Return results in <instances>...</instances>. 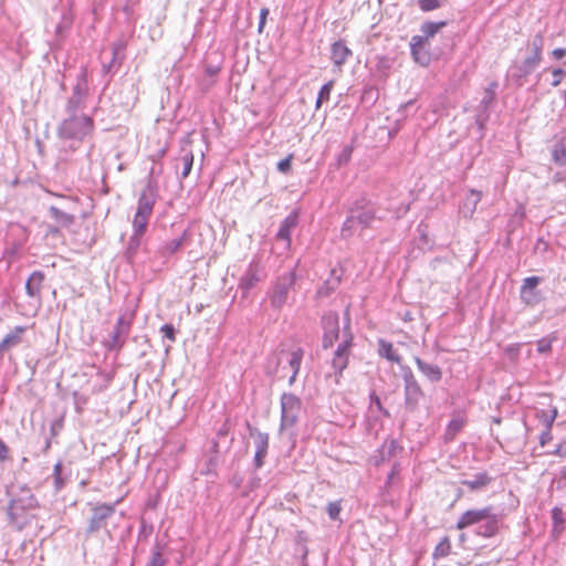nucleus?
I'll return each instance as SVG.
<instances>
[{
	"instance_id": "1",
	"label": "nucleus",
	"mask_w": 566,
	"mask_h": 566,
	"mask_svg": "<svg viewBox=\"0 0 566 566\" xmlns=\"http://www.w3.org/2000/svg\"><path fill=\"white\" fill-rule=\"evenodd\" d=\"M346 324L342 334L339 329V316L336 312L329 311L322 315L321 326L323 329L322 348L328 349L340 338L337 347L333 352L331 366L334 370L336 382L343 377L344 370L348 367L349 358L354 347V334L350 328L349 312L346 310Z\"/></svg>"
},
{
	"instance_id": "2",
	"label": "nucleus",
	"mask_w": 566,
	"mask_h": 566,
	"mask_svg": "<svg viewBox=\"0 0 566 566\" xmlns=\"http://www.w3.org/2000/svg\"><path fill=\"white\" fill-rule=\"evenodd\" d=\"M157 196V185L148 180L139 195L136 213L133 219V233L125 250V258L129 263L135 261L142 248L146 253H149L143 238L147 230L149 218L153 214Z\"/></svg>"
},
{
	"instance_id": "3",
	"label": "nucleus",
	"mask_w": 566,
	"mask_h": 566,
	"mask_svg": "<svg viewBox=\"0 0 566 566\" xmlns=\"http://www.w3.org/2000/svg\"><path fill=\"white\" fill-rule=\"evenodd\" d=\"M377 219V211L366 197L355 199L348 206V216L344 221L340 233L347 239L353 237L358 228L361 230L370 228Z\"/></svg>"
},
{
	"instance_id": "4",
	"label": "nucleus",
	"mask_w": 566,
	"mask_h": 566,
	"mask_svg": "<svg viewBox=\"0 0 566 566\" xmlns=\"http://www.w3.org/2000/svg\"><path fill=\"white\" fill-rule=\"evenodd\" d=\"M95 128L92 116L83 113H66V117L57 126V136L65 140L83 142Z\"/></svg>"
},
{
	"instance_id": "5",
	"label": "nucleus",
	"mask_w": 566,
	"mask_h": 566,
	"mask_svg": "<svg viewBox=\"0 0 566 566\" xmlns=\"http://www.w3.org/2000/svg\"><path fill=\"white\" fill-rule=\"evenodd\" d=\"M118 503L119 500L112 504L99 503L92 507V513L85 530L86 537L94 535L99 531H104L108 537H112L113 530L117 527V524L114 523V518Z\"/></svg>"
},
{
	"instance_id": "6",
	"label": "nucleus",
	"mask_w": 566,
	"mask_h": 566,
	"mask_svg": "<svg viewBox=\"0 0 566 566\" xmlns=\"http://www.w3.org/2000/svg\"><path fill=\"white\" fill-rule=\"evenodd\" d=\"M11 495L7 514L12 525L21 528L24 524V513L38 506V500L29 488H21L19 493L8 492Z\"/></svg>"
},
{
	"instance_id": "7",
	"label": "nucleus",
	"mask_w": 566,
	"mask_h": 566,
	"mask_svg": "<svg viewBox=\"0 0 566 566\" xmlns=\"http://www.w3.org/2000/svg\"><path fill=\"white\" fill-rule=\"evenodd\" d=\"M296 266L297 264L293 269L277 275L266 292L270 305L276 312H280L287 304L290 292L296 282Z\"/></svg>"
},
{
	"instance_id": "8",
	"label": "nucleus",
	"mask_w": 566,
	"mask_h": 566,
	"mask_svg": "<svg viewBox=\"0 0 566 566\" xmlns=\"http://www.w3.org/2000/svg\"><path fill=\"white\" fill-rule=\"evenodd\" d=\"M403 380V403L409 412H415L424 399V391L409 366H400Z\"/></svg>"
},
{
	"instance_id": "9",
	"label": "nucleus",
	"mask_w": 566,
	"mask_h": 566,
	"mask_svg": "<svg viewBox=\"0 0 566 566\" xmlns=\"http://www.w3.org/2000/svg\"><path fill=\"white\" fill-rule=\"evenodd\" d=\"M133 323V315L123 314L120 315L113 331L109 333L108 338L103 342L104 347L109 352L118 353L124 347L126 339L130 333Z\"/></svg>"
},
{
	"instance_id": "10",
	"label": "nucleus",
	"mask_w": 566,
	"mask_h": 566,
	"mask_svg": "<svg viewBox=\"0 0 566 566\" xmlns=\"http://www.w3.org/2000/svg\"><path fill=\"white\" fill-rule=\"evenodd\" d=\"M88 97L87 69L82 67L72 88V95L65 103V113H76L86 107Z\"/></svg>"
},
{
	"instance_id": "11",
	"label": "nucleus",
	"mask_w": 566,
	"mask_h": 566,
	"mask_svg": "<svg viewBox=\"0 0 566 566\" xmlns=\"http://www.w3.org/2000/svg\"><path fill=\"white\" fill-rule=\"evenodd\" d=\"M281 422L280 430L294 427L302 409L301 399L292 392H283L281 396Z\"/></svg>"
},
{
	"instance_id": "12",
	"label": "nucleus",
	"mask_w": 566,
	"mask_h": 566,
	"mask_svg": "<svg viewBox=\"0 0 566 566\" xmlns=\"http://www.w3.org/2000/svg\"><path fill=\"white\" fill-rule=\"evenodd\" d=\"M497 83L491 82L484 90L483 97L478 106L475 114V124L480 130L485 129L486 123L490 119V111L496 98Z\"/></svg>"
},
{
	"instance_id": "13",
	"label": "nucleus",
	"mask_w": 566,
	"mask_h": 566,
	"mask_svg": "<svg viewBox=\"0 0 566 566\" xmlns=\"http://www.w3.org/2000/svg\"><path fill=\"white\" fill-rule=\"evenodd\" d=\"M193 231L191 228H186L182 233L175 239L164 242L157 250V255L160 258H169L180 251V249L189 247L192 243Z\"/></svg>"
},
{
	"instance_id": "14",
	"label": "nucleus",
	"mask_w": 566,
	"mask_h": 566,
	"mask_svg": "<svg viewBox=\"0 0 566 566\" xmlns=\"http://www.w3.org/2000/svg\"><path fill=\"white\" fill-rule=\"evenodd\" d=\"M542 279L539 276H528L523 280L520 290V296L524 304L535 306L542 301V293L537 290Z\"/></svg>"
},
{
	"instance_id": "15",
	"label": "nucleus",
	"mask_w": 566,
	"mask_h": 566,
	"mask_svg": "<svg viewBox=\"0 0 566 566\" xmlns=\"http://www.w3.org/2000/svg\"><path fill=\"white\" fill-rule=\"evenodd\" d=\"M410 53L413 61L421 66H428L431 62L429 41L426 38L413 35L410 41Z\"/></svg>"
},
{
	"instance_id": "16",
	"label": "nucleus",
	"mask_w": 566,
	"mask_h": 566,
	"mask_svg": "<svg viewBox=\"0 0 566 566\" xmlns=\"http://www.w3.org/2000/svg\"><path fill=\"white\" fill-rule=\"evenodd\" d=\"M493 511V506L489 505L482 509L468 510L461 514L455 527L458 530H464L472 525L480 524L485 517L490 516V512Z\"/></svg>"
},
{
	"instance_id": "17",
	"label": "nucleus",
	"mask_w": 566,
	"mask_h": 566,
	"mask_svg": "<svg viewBox=\"0 0 566 566\" xmlns=\"http://www.w3.org/2000/svg\"><path fill=\"white\" fill-rule=\"evenodd\" d=\"M538 64L535 59L527 56L521 64H514L510 67L511 76L516 81L518 86H522L523 80L532 74Z\"/></svg>"
},
{
	"instance_id": "18",
	"label": "nucleus",
	"mask_w": 566,
	"mask_h": 566,
	"mask_svg": "<svg viewBox=\"0 0 566 566\" xmlns=\"http://www.w3.org/2000/svg\"><path fill=\"white\" fill-rule=\"evenodd\" d=\"M502 520V514L490 512V516L485 517L483 523L479 525L476 530V535L483 537H493L499 533L500 522Z\"/></svg>"
},
{
	"instance_id": "19",
	"label": "nucleus",
	"mask_w": 566,
	"mask_h": 566,
	"mask_svg": "<svg viewBox=\"0 0 566 566\" xmlns=\"http://www.w3.org/2000/svg\"><path fill=\"white\" fill-rule=\"evenodd\" d=\"M260 281L261 275L258 265L250 264L239 282V289L242 291L243 296H247Z\"/></svg>"
},
{
	"instance_id": "20",
	"label": "nucleus",
	"mask_w": 566,
	"mask_h": 566,
	"mask_svg": "<svg viewBox=\"0 0 566 566\" xmlns=\"http://www.w3.org/2000/svg\"><path fill=\"white\" fill-rule=\"evenodd\" d=\"M352 55L353 52L344 40L335 41L331 45V60L337 69H340Z\"/></svg>"
},
{
	"instance_id": "21",
	"label": "nucleus",
	"mask_w": 566,
	"mask_h": 566,
	"mask_svg": "<svg viewBox=\"0 0 566 566\" xmlns=\"http://www.w3.org/2000/svg\"><path fill=\"white\" fill-rule=\"evenodd\" d=\"M298 223V212L292 211L280 224L279 231L276 233V239L285 241L287 245L291 244V235L293 229L296 228Z\"/></svg>"
},
{
	"instance_id": "22",
	"label": "nucleus",
	"mask_w": 566,
	"mask_h": 566,
	"mask_svg": "<svg viewBox=\"0 0 566 566\" xmlns=\"http://www.w3.org/2000/svg\"><path fill=\"white\" fill-rule=\"evenodd\" d=\"M413 360L419 369V371L430 381V382H439L442 379V370L436 364H430L424 361L418 356L413 357Z\"/></svg>"
},
{
	"instance_id": "23",
	"label": "nucleus",
	"mask_w": 566,
	"mask_h": 566,
	"mask_svg": "<svg viewBox=\"0 0 566 566\" xmlns=\"http://www.w3.org/2000/svg\"><path fill=\"white\" fill-rule=\"evenodd\" d=\"M45 274L42 271H34L25 282V292L30 297L40 298Z\"/></svg>"
},
{
	"instance_id": "24",
	"label": "nucleus",
	"mask_w": 566,
	"mask_h": 566,
	"mask_svg": "<svg viewBox=\"0 0 566 566\" xmlns=\"http://www.w3.org/2000/svg\"><path fill=\"white\" fill-rule=\"evenodd\" d=\"M481 198L482 192L480 190L470 189L469 195L460 206V212L464 218L471 219L473 217Z\"/></svg>"
},
{
	"instance_id": "25",
	"label": "nucleus",
	"mask_w": 566,
	"mask_h": 566,
	"mask_svg": "<svg viewBox=\"0 0 566 566\" xmlns=\"http://www.w3.org/2000/svg\"><path fill=\"white\" fill-rule=\"evenodd\" d=\"M378 355L388 361L401 364V356L394 349L392 343L384 338L378 339Z\"/></svg>"
},
{
	"instance_id": "26",
	"label": "nucleus",
	"mask_w": 566,
	"mask_h": 566,
	"mask_svg": "<svg viewBox=\"0 0 566 566\" xmlns=\"http://www.w3.org/2000/svg\"><path fill=\"white\" fill-rule=\"evenodd\" d=\"M492 482V478L486 472L476 473L472 480L461 481L462 485H465L471 491H481Z\"/></svg>"
},
{
	"instance_id": "27",
	"label": "nucleus",
	"mask_w": 566,
	"mask_h": 566,
	"mask_svg": "<svg viewBox=\"0 0 566 566\" xmlns=\"http://www.w3.org/2000/svg\"><path fill=\"white\" fill-rule=\"evenodd\" d=\"M25 332V327L17 326L10 332L0 343V352L7 350L13 346H17L21 342V336Z\"/></svg>"
},
{
	"instance_id": "28",
	"label": "nucleus",
	"mask_w": 566,
	"mask_h": 566,
	"mask_svg": "<svg viewBox=\"0 0 566 566\" xmlns=\"http://www.w3.org/2000/svg\"><path fill=\"white\" fill-rule=\"evenodd\" d=\"M248 429L251 437H254V444H255V451L256 452H263L268 453L269 450V434L265 432L259 431L256 428L251 427L248 424Z\"/></svg>"
},
{
	"instance_id": "29",
	"label": "nucleus",
	"mask_w": 566,
	"mask_h": 566,
	"mask_svg": "<svg viewBox=\"0 0 566 566\" xmlns=\"http://www.w3.org/2000/svg\"><path fill=\"white\" fill-rule=\"evenodd\" d=\"M528 48L531 50V54L528 56L541 63L544 49V36L541 32L536 33L532 38V40L528 42Z\"/></svg>"
},
{
	"instance_id": "30",
	"label": "nucleus",
	"mask_w": 566,
	"mask_h": 566,
	"mask_svg": "<svg viewBox=\"0 0 566 566\" xmlns=\"http://www.w3.org/2000/svg\"><path fill=\"white\" fill-rule=\"evenodd\" d=\"M464 427V419L461 417H454L452 418L444 431V440L447 442L453 441L457 434L462 430Z\"/></svg>"
},
{
	"instance_id": "31",
	"label": "nucleus",
	"mask_w": 566,
	"mask_h": 566,
	"mask_svg": "<svg viewBox=\"0 0 566 566\" xmlns=\"http://www.w3.org/2000/svg\"><path fill=\"white\" fill-rule=\"evenodd\" d=\"M447 24V21H426L420 27V31L422 32L421 36L426 38V40L428 41L429 38H433Z\"/></svg>"
},
{
	"instance_id": "32",
	"label": "nucleus",
	"mask_w": 566,
	"mask_h": 566,
	"mask_svg": "<svg viewBox=\"0 0 566 566\" xmlns=\"http://www.w3.org/2000/svg\"><path fill=\"white\" fill-rule=\"evenodd\" d=\"M49 212L51 218L62 227H70L75 220L73 214L66 213L54 206L50 207Z\"/></svg>"
},
{
	"instance_id": "33",
	"label": "nucleus",
	"mask_w": 566,
	"mask_h": 566,
	"mask_svg": "<svg viewBox=\"0 0 566 566\" xmlns=\"http://www.w3.org/2000/svg\"><path fill=\"white\" fill-rule=\"evenodd\" d=\"M451 548H452V546H451L450 537L443 536L432 553L433 559H440V558H444V557L449 556L451 553Z\"/></svg>"
},
{
	"instance_id": "34",
	"label": "nucleus",
	"mask_w": 566,
	"mask_h": 566,
	"mask_svg": "<svg viewBox=\"0 0 566 566\" xmlns=\"http://www.w3.org/2000/svg\"><path fill=\"white\" fill-rule=\"evenodd\" d=\"M552 159L558 166L566 165V146L563 140L554 144L552 148Z\"/></svg>"
},
{
	"instance_id": "35",
	"label": "nucleus",
	"mask_w": 566,
	"mask_h": 566,
	"mask_svg": "<svg viewBox=\"0 0 566 566\" xmlns=\"http://www.w3.org/2000/svg\"><path fill=\"white\" fill-rule=\"evenodd\" d=\"M401 450V447L396 440L391 439L389 441H386L380 450L381 460L385 461L387 459H390L391 457H396Z\"/></svg>"
},
{
	"instance_id": "36",
	"label": "nucleus",
	"mask_w": 566,
	"mask_h": 566,
	"mask_svg": "<svg viewBox=\"0 0 566 566\" xmlns=\"http://www.w3.org/2000/svg\"><path fill=\"white\" fill-rule=\"evenodd\" d=\"M53 483L55 491H61L66 484V476L63 473V464L61 461L53 467Z\"/></svg>"
},
{
	"instance_id": "37",
	"label": "nucleus",
	"mask_w": 566,
	"mask_h": 566,
	"mask_svg": "<svg viewBox=\"0 0 566 566\" xmlns=\"http://www.w3.org/2000/svg\"><path fill=\"white\" fill-rule=\"evenodd\" d=\"M304 350L298 347L295 350L291 353V357L289 360V366L292 369V373L294 374V377H297L303 359Z\"/></svg>"
},
{
	"instance_id": "38",
	"label": "nucleus",
	"mask_w": 566,
	"mask_h": 566,
	"mask_svg": "<svg viewBox=\"0 0 566 566\" xmlns=\"http://www.w3.org/2000/svg\"><path fill=\"white\" fill-rule=\"evenodd\" d=\"M161 548L163 546L159 543L155 544L147 566H165L167 564V559L163 556Z\"/></svg>"
},
{
	"instance_id": "39",
	"label": "nucleus",
	"mask_w": 566,
	"mask_h": 566,
	"mask_svg": "<svg viewBox=\"0 0 566 566\" xmlns=\"http://www.w3.org/2000/svg\"><path fill=\"white\" fill-rule=\"evenodd\" d=\"M333 86H334V82L329 81L321 87L317 98H316V103H315L316 109H319L322 104L329 99Z\"/></svg>"
},
{
	"instance_id": "40",
	"label": "nucleus",
	"mask_w": 566,
	"mask_h": 566,
	"mask_svg": "<svg viewBox=\"0 0 566 566\" xmlns=\"http://www.w3.org/2000/svg\"><path fill=\"white\" fill-rule=\"evenodd\" d=\"M124 62V59L112 55V60L108 63H103L102 71L105 75L111 74V77L119 70Z\"/></svg>"
},
{
	"instance_id": "41",
	"label": "nucleus",
	"mask_w": 566,
	"mask_h": 566,
	"mask_svg": "<svg viewBox=\"0 0 566 566\" xmlns=\"http://www.w3.org/2000/svg\"><path fill=\"white\" fill-rule=\"evenodd\" d=\"M340 283V277L337 276L335 279H332V280H327L323 286H321L318 290H317V295L318 296H327L329 295L331 292L335 291L336 287L339 285Z\"/></svg>"
},
{
	"instance_id": "42",
	"label": "nucleus",
	"mask_w": 566,
	"mask_h": 566,
	"mask_svg": "<svg viewBox=\"0 0 566 566\" xmlns=\"http://www.w3.org/2000/svg\"><path fill=\"white\" fill-rule=\"evenodd\" d=\"M353 151H354L353 145L344 146L342 151L338 154V156L336 158L337 166L340 167V166L347 165L352 158Z\"/></svg>"
},
{
	"instance_id": "43",
	"label": "nucleus",
	"mask_w": 566,
	"mask_h": 566,
	"mask_svg": "<svg viewBox=\"0 0 566 566\" xmlns=\"http://www.w3.org/2000/svg\"><path fill=\"white\" fill-rule=\"evenodd\" d=\"M182 163V171H181V178H186L189 176L192 165H193V155L191 151H187L181 157Z\"/></svg>"
},
{
	"instance_id": "44",
	"label": "nucleus",
	"mask_w": 566,
	"mask_h": 566,
	"mask_svg": "<svg viewBox=\"0 0 566 566\" xmlns=\"http://www.w3.org/2000/svg\"><path fill=\"white\" fill-rule=\"evenodd\" d=\"M71 25L72 20L69 17L63 15L61 21L55 27V35L59 39H63L65 36L66 31L71 28Z\"/></svg>"
},
{
	"instance_id": "45",
	"label": "nucleus",
	"mask_w": 566,
	"mask_h": 566,
	"mask_svg": "<svg viewBox=\"0 0 566 566\" xmlns=\"http://www.w3.org/2000/svg\"><path fill=\"white\" fill-rule=\"evenodd\" d=\"M326 510L331 520H339V514L342 511L340 501L329 502Z\"/></svg>"
},
{
	"instance_id": "46",
	"label": "nucleus",
	"mask_w": 566,
	"mask_h": 566,
	"mask_svg": "<svg viewBox=\"0 0 566 566\" xmlns=\"http://www.w3.org/2000/svg\"><path fill=\"white\" fill-rule=\"evenodd\" d=\"M557 413L558 412L556 408H553L549 413L542 411L541 420L545 424V429H552V426L557 417Z\"/></svg>"
},
{
	"instance_id": "47",
	"label": "nucleus",
	"mask_w": 566,
	"mask_h": 566,
	"mask_svg": "<svg viewBox=\"0 0 566 566\" xmlns=\"http://www.w3.org/2000/svg\"><path fill=\"white\" fill-rule=\"evenodd\" d=\"M126 42L124 40H117L112 43V55L118 56L125 60Z\"/></svg>"
},
{
	"instance_id": "48",
	"label": "nucleus",
	"mask_w": 566,
	"mask_h": 566,
	"mask_svg": "<svg viewBox=\"0 0 566 566\" xmlns=\"http://www.w3.org/2000/svg\"><path fill=\"white\" fill-rule=\"evenodd\" d=\"M154 531V527L151 524L146 523L144 520H142L140 527L138 531V539H147Z\"/></svg>"
},
{
	"instance_id": "49",
	"label": "nucleus",
	"mask_w": 566,
	"mask_h": 566,
	"mask_svg": "<svg viewBox=\"0 0 566 566\" xmlns=\"http://www.w3.org/2000/svg\"><path fill=\"white\" fill-rule=\"evenodd\" d=\"M160 332L163 333L164 337L168 338L171 343L176 342V334L177 331L171 324H164L160 327Z\"/></svg>"
},
{
	"instance_id": "50",
	"label": "nucleus",
	"mask_w": 566,
	"mask_h": 566,
	"mask_svg": "<svg viewBox=\"0 0 566 566\" xmlns=\"http://www.w3.org/2000/svg\"><path fill=\"white\" fill-rule=\"evenodd\" d=\"M369 398H370V402L376 406L378 411H380L385 417H390L389 411L386 408H384V406L380 401V398L377 396V394L375 391H373L370 394Z\"/></svg>"
},
{
	"instance_id": "51",
	"label": "nucleus",
	"mask_w": 566,
	"mask_h": 566,
	"mask_svg": "<svg viewBox=\"0 0 566 566\" xmlns=\"http://www.w3.org/2000/svg\"><path fill=\"white\" fill-rule=\"evenodd\" d=\"M553 81L552 86L557 87L560 83L564 76H566V71L557 67L552 70Z\"/></svg>"
},
{
	"instance_id": "52",
	"label": "nucleus",
	"mask_w": 566,
	"mask_h": 566,
	"mask_svg": "<svg viewBox=\"0 0 566 566\" xmlns=\"http://www.w3.org/2000/svg\"><path fill=\"white\" fill-rule=\"evenodd\" d=\"M293 155H289L284 159L280 160L276 165V168L282 174H287L291 171V161H292Z\"/></svg>"
},
{
	"instance_id": "53",
	"label": "nucleus",
	"mask_w": 566,
	"mask_h": 566,
	"mask_svg": "<svg viewBox=\"0 0 566 566\" xmlns=\"http://www.w3.org/2000/svg\"><path fill=\"white\" fill-rule=\"evenodd\" d=\"M552 521H553V524L564 525V523H565L564 513H563V510L560 507H558V506L553 507V510H552Z\"/></svg>"
},
{
	"instance_id": "54",
	"label": "nucleus",
	"mask_w": 566,
	"mask_h": 566,
	"mask_svg": "<svg viewBox=\"0 0 566 566\" xmlns=\"http://www.w3.org/2000/svg\"><path fill=\"white\" fill-rule=\"evenodd\" d=\"M266 455H268V453L256 452L255 451V454H254V458H253V468H254V470H259V469H261L264 465V461H265Z\"/></svg>"
},
{
	"instance_id": "55",
	"label": "nucleus",
	"mask_w": 566,
	"mask_h": 566,
	"mask_svg": "<svg viewBox=\"0 0 566 566\" xmlns=\"http://www.w3.org/2000/svg\"><path fill=\"white\" fill-rule=\"evenodd\" d=\"M400 473V464L395 462L390 472L388 473L386 484L390 485L394 482V479Z\"/></svg>"
},
{
	"instance_id": "56",
	"label": "nucleus",
	"mask_w": 566,
	"mask_h": 566,
	"mask_svg": "<svg viewBox=\"0 0 566 566\" xmlns=\"http://www.w3.org/2000/svg\"><path fill=\"white\" fill-rule=\"evenodd\" d=\"M551 349H552V345H551L549 340L542 338L537 342V352L538 353L546 354V353L551 352Z\"/></svg>"
},
{
	"instance_id": "57",
	"label": "nucleus",
	"mask_w": 566,
	"mask_h": 566,
	"mask_svg": "<svg viewBox=\"0 0 566 566\" xmlns=\"http://www.w3.org/2000/svg\"><path fill=\"white\" fill-rule=\"evenodd\" d=\"M269 12H270L269 9L265 8V7L262 8L261 11H260V20H259V25H258L259 33L263 32V29H264V25H265Z\"/></svg>"
},
{
	"instance_id": "58",
	"label": "nucleus",
	"mask_w": 566,
	"mask_h": 566,
	"mask_svg": "<svg viewBox=\"0 0 566 566\" xmlns=\"http://www.w3.org/2000/svg\"><path fill=\"white\" fill-rule=\"evenodd\" d=\"M553 439L551 429H545L539 436V444L542 447L546 446Z\"/></svg>"
},
{
	"instance_id": "59",
	"label": "nucleus",
	"mask_w": 566,
	"mask_h": 566,
	"mask_svg": "<svg viewBox=\"0 0 566 566\" xmlns=\"http://www.w3.org/2000/svg\"><path fill=\"white\" fill-rule=\"evenodd\" d=\"M260 485H261V478H259L258 475H253L248 482V488L250 491L256 490Z\"/></svg>"
},
{
	"instance_id": "60",
	"label": "nucleus",
	"mask_w": 566,
	"mask_h": 566,
	"mask_svg": "<svg viewBox=\"0 0 566 566\" xmlns=\"http://www.w3.org/2000/svg\"><path fill=\"white\" fill-rule=\"evenodd\" d=\"M9 448L8 446L0 439V461H4L8 459Z\"/></svg>"
},
{
	"instance_id": "61",
	"label": "nucleus",
	"mask_w": 566,
	"mask_h": 566,
	"mask_svg": "<svg viewBox=\"0 0 566 566\" xmlns=\"http://www.w3.org/2000/svg\"><path fill=\"white\" fill-rule=\"evenodd\" d=\"M552 55L556 60H560L566 56V49L564 48H557L552 51Z\"/></svg>"
},
{
	"instance_id": "62",
	"label": "nucleus",
	"mask_w": 566,
	"mask_h": 566,
	"mask_svg": "<svg viewBox=\"0 0 566 566\" xmlns=\"http://www.w3.org/2000/svg\"><path fill=\"white\" fill-rule=\"evenodd\" d=\"M565 179H566L565 174L562 171H558L553 176V182H555V184L563 182V181H565Z\"/></svg>"
},
{
	"instance_id": "63",
	"label": "nucleus",
	"mask_w": 566,
	"mask_h": 566,
	"mask_svg": "<svg viewBox=\"0 0 566 566\" xmlns=\"http://www.w3.org/2000/svg\"><path fill=\"white\" fill-rule=\"evenodd\" d=\"M413 104H415V99H410V101H408L407 103H405V104H402V105L400 106L399 112H400V113H406V114H407L408 109H409L411 106H413Z\"/></svg>"
},
{
	"instance_id": "64",
	"label": "nucleus",
	"mask_w": 566,
	"mask_h": 566,
	"mask_svg": "<svg viewBox=\"0 0 566 566\" xmlns=\"http://www.w3.org/2000/svg\"><path fill=\"white\" fill-rule=\"evenodd\" d=\"M559 446V457L566 459V439L558 443Z\"/></svg>"
}]
</instances>
